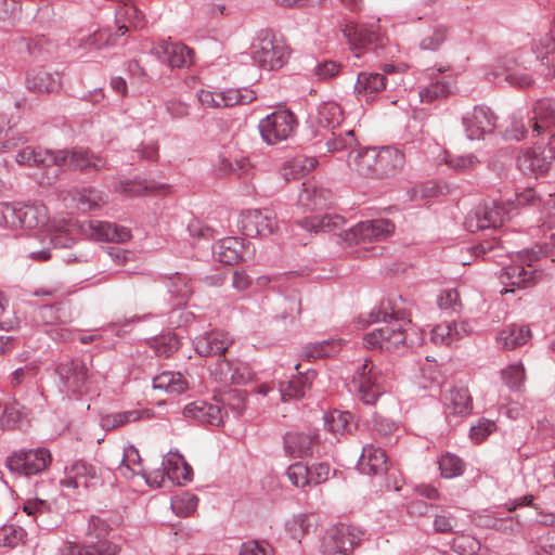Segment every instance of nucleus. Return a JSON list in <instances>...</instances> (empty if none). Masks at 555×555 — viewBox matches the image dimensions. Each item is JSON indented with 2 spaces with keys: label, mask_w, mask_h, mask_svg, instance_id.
<instances>
[{
  "label": "nucleus",
  "mask_w": 555,
  "mask_h": 555,
  "mask_svg": "<svg viewBox=\"0 0 555 555\" xmlns=\"http://www.w3.org/2000/svg\"><path fill=\"white\" fill-rule=\"evenodd\" d=\"M324 425L336 437L350 434L356 427L352 414L338 410L324 415Z\"/></svg>",
  "instance_id": "obj_37"
},
{
  "label": "nucleus",
  "mask_w": 555,
  "mask_h": 555,
  "mask_svg": "<svg viewBox=\"0 0 555 555\" xmlns=\"http://www.w3.org/2000/svg\"><path fill=\"white\" fill-rule=\"evenodd\" d=\"M457 525V518L448 508L440 509L434 515L433 526L436 532L452 533L455 531Z\"/></svg>",
  "instance_id": "obj_60"
},
{
  "label": "nucleus",
  "mask_w": 555,
  "mask_h": 555,
  "mask_svg": "<svg viewBox=\"0 0 555 555\" xmlns=\"http://www.w3.org/2000/svg\"><path fill=\"white\" fill-rule=\"evenodd\" d=\"M542 249L521 251L513 259V264L503 267L500 279L508 286L528 287L539 279V272L533 269V262L539 260Z\"/></svg>",
  "instance_id": "obj_6"
},
{
  "label": "nucleus",
  "mask_w": 555,
  "mask_h": 555,
  "mask_svg": "<svg viewBox=\"0 0 555 555\" xmlns=\"http://www.w3.org/2000/svg\"><path fill=\"white\" fill-rule=\"evenodd\" d=\"M452 82L447 77L437 78L435 81L420 90L422 102L431 103L447 98L452 92Z\"/></svg>",
  "instance_id": "obj_45"
},
{
  "label": "nucleus",
  "mask_w": 555,
  "mask_h": 555,
  "mask_svg": "<svg viewBox=\"0 0 555 555\" xmlns=\"http://www.w3.org/2000/svg\"><path fill=\"white\" fill-rule=\"evenodd\" d=\"M243 253V242L237 237H224L212 245L215 258L225 264L240 261Z\"/></svg>",
  "instance_id": "obj_28"
},
{
  "label": "nucleus",
  "mask_w": 555,
  "mask_h": 555,
  "mask_svg": "<svg viewBox=\"0 0 555 555\" xmlns=\"http://www.w3.org/2000/svg\"><path fill=\"white\" fill-rule=\"evenodd\" d=\"M26 531L17 525H3L0 527V546L14 548L25 542Z\"/></svg>",
  "instance_id": "obj_50"
},
{
  "label": "nucleus",
  "mask_w": 555,
  "mask_h": 555,
  "mask_svg": "<svg viewBox=\"0 0 555 555\" xmlns=\"http://www.w3.org/2000/svg\"><path fill=\"white\" fill-rule=\"evenodd\" d=\"M364 532L350 524H337L328 527L320 539L321 555H352L360 546Z\"/></svg>",
  "instance_id": "obj_4"
},
{
  "label": "nucleus",
  "mask_w": 555,
  "mask_h": 555,
  "mask_svg": "<svg viewBox=\"0 0 555 555\" xmlns=\"http://www.w3.org/2000/svg\"><path fill=\"white\" fill-rule=\"evenodd\" d=\"M376 157V147L352 150L348 155V165L359 175L375 179Z\"/></svg>",
  "instance_id": "obj_24"
},
{
  "label": "nucleus",
  "mask_w": 555,
  "mask_h": 555,
  "mask_svg": "<svg viewBox=\"0 0 555 555\" xmlns=\"http://www.w3.org/2000/svg\"><path fill=\"white\" fill-rule=\"evenodd\" d=\"M530 336V330L527 326L511 325L498 334L496 344L503 350H513L526 344Z\"/></svg>",
  "instance_id": "obj_33"
},
{
  "label": "nucleus",
  "mask_w": 555,
  "mask_h": 555,
  "mask_svg": "<svg viewBox=\"0 0 555 555\" xmlns=\"http://www.w3.org/2000/svg\"><path fill=\"white\" fill-rule=\"evenodd\" d=\"M486 119V109L483 106H476L472 113L463 118V124L467 138L470 140H479L483 138V120Z\"/></svg>",
  "instance_id": "obj_46"
},
{
  "label": "nucleus",
  "mask_w": 555,
  "mask_h": 555,
  "mask_svg": "<svg viewBox=\"0 0 555 555\" xmlns=\"http://www.w3.org/2000/svg\"><path fill=\"white\" fill-rule=\"evenodd\" d=\"M223 380L236 385H244L251 379V373L247 363L242 361L223 360L220 365Z\"/></svg>",
  "instance_id": "obj_44"
},
{
  "label": "nucleus",
  "mask_w": 555,
  "mask_h": 555,
  "mask_svg": "<svg viewBox=\"0 0 555 555\" xmlns=\"http://www.w3.org/2000/svg\"><path fill=\"white\" fill-rule=\"evenodd\" d=\"M51 462V452L46 448L20 449L7 457L5 466L12 473L28 477L44 472Z\"/></svg>",
  "instance_id": "obj_7"
},
{
  "label": "nucleus",
  "mask_w": 555,
  "mask_h": 555,
  "mask_svg": "<svg viewBox=\"0 0 555 555\" xmlns=\"http://www.w3.org/2000/svg\"><path fill=\"white\" fill-rule=\"evenodd\" d=\"M503 383L511 389L521 390L526 382V369L522 362L512 363L501 371Z\"/></svg>",
  "instance_id": "obj_47"
},
{
  "label": "nucleus",
  "mask_w": 555,
  "mask_h": 555,
  "mask_svg": "<svg viewBox=\"0 0 555 555\" xmlns=\"http://www.w3.org/2000/svg\"><path fill=\"white\" fill-rule=\"evenodd\" d=\"M315 372L308 370L305 374L298 373V376L287 382L285 387L280 389L282 401L291 399H300L305 396L307 389L311 387Z\"/></svg>",
  "instance_id": "obj_35"
},
{
  "label": "nucleus",
  "mask_w": 555,
  "mask_h": 555,
  "mask_svg": "<svg viewBox=\"0 0 555 555\" xmlns=\"http://www.w3.org/2000/svg\"><path fill=\"white\" fill-rule=\"evenodd\" d=\"M447 37V27L437 24L433 27L431 34L424 36L421 40L420 47L423 50H437L441 43L446 40Z\"/></svg>",
  "instance_id": "obj_62"
},
{
  "label": "nucleus",
  "mask_w": 555,
  "mask_h": 555,
  "mask_svg": "<svg viewBox=\"0 0 555 555\" xmlns=\"http://www.w3.org/2000/svg\"><path fill=\"white\" fill-rule=\"evenodd\" d=\"M240 228L246 236H269L279 229L276 214L269 209H249L240 216Z\"/></svg>",
  "instance_id": "obj_10"
},
{
  "label": "nucleus",
  "mask_w": 555,
  "mask_h": 555,
  "mask_svg": "<svg viewBox=\"0 0 555 555\" xmlns=\"http://www.w3.org/2000/svg\"><path fill=\"white\" fill-rule=\"evenodd\" d=\"M344 35L353 51L373 44L377 40V34L373 29L360 24H347Z\"/></svg>",
  "instance_id": "obj_36"
},
{
  "label": "nucleus",
  "mask_w": 555,
  "mask_h": 555,
  "mask_svg": "<svg viewBox=\"0 0 555 555\" xmlns=\"http://www.w3.org/2000/svg\"><path fill=\"white\" fill-rule=\"evenodd\" d=\"M67 476L62 480L63 486L78 489L80 487L89 488L96 478V469L92 465L77 461L66 470Z\"/></svg>",
  "instance_id": "obj_26"
},
{
  "label": "nucleus",
  "mask_w": 555,
  "mask_h": 555,
  "mask_svg": "<svg viewBox=\"0 0 555 555\" xmlns=\"http://www.w3.org/2000/svg\"><path fill=\"white\" fill-rule=\"evenodd\" d=\"M247 395L245 391L233 389L222 395L218 403L230 410L235 417L243 414L246 409Z\"/></svg>",
  "instance_id": "obj_52"
},
{
  "label": "nucleus",
  "mask_w": 555,
  "mask_h": 555,
  "mask_svg": "<svg viewBox=\"0 0 555 555\" xmlns=\"http://www.w3.org/2000/svg\"><path fill=\"white\" fill-rule=\"evenodd\" d=\"M371 323L382 324L363 337L364 346L369 349L396 351L404 348L406 340V326L411 320L405 310L397 308L390 301L373 309L364 325Z\"/></svg>",
  "instance_id": "obj_1"
},
{
  "label": "nucleus",
  "mask_w": 555,
  "mask_h": 555,
  "mask_svg": "<svg viewBox=\"0 0 555 555\" xmlns=\"http://www.w3.org/2000/svg\"><path fill=\"white\" fill-rule=\"evenodd\" d=\"M111 530L106 520L92 515L85 532L86 543L66 546L63 550V555H117L119 547L107 540Z\"/></svg>",
  "instance_id": "obj_3"
},
{
  "label": "nucleus",
  "mask_w": 555,
  "mask_h": 555,
  "mask_svg": "<svg viewBox=\"0 0 555 555\" xmlns=\"http://www.w3.org/2000/svg\"><path fill=\"white\" fill-rule=\"evenodd\" d=\"M345 218L336 214H325L304 218L297 224L311 233H330L340 230L345 225Z\"/></svg>",
  "instance_id": "obj_23"
},
{
  "label": "nucleus",
  "mask_w": 555,
  "mask_h": 555,
  "mask_svg": "<svg viewBox=\"0 0 555 555\" xmlns=\"http://www.w3.org/2000/svg\"><path fill=\"white\" fill-rule=\"evenodd\" d=\"M358 469L365 475H378L386 472L387 457L385 451L373 444L364 446L358 462Z\"/></svg>",
  "instance_id": "obj_22"
},
{
  "label": "nucleus",
  "mask_w": 555,
  "mask_h": 555,
  "mask_svg": "<svg viewBox=\"0 0 555 555\" xmlns=\"http://www.w3.org/2000/svg\"><path fill=\"white\" fill-rule=\"evenodd\" d=\"M162 466L168 478L186 482L191 481L193 476L192 467L186 463L184 457L179 453L169 452L163 460Z\"/></svg>",
  "instance_id": "obj_31"
},
{
  "label": "nucleus",
  "mask_w": 555,
  "mask_h": 555,
  "mask_svg": "<svg viewBox=\"0 0 555 555\" xmlns=\"http://www.w3.org/2000/svg\"><path fill=\"white\" fill-rule=\"evenodd\" d=\"M344 120V112L336 102H323L318 106L315 116L312 117V127H315V135L338 130Z\"/></svg>",
  "instance_id": "obj_14"
},
{
  "label": "nucleus",
  "mask_w": 555,
  "mask_h": 555,
  "mask_svg": "<svg viewBox=\"0 0 555 555\" xmlns=\"http://www.w3.org/2000/svg\"><path fill=\"white\" fill-rule=\"evenodd\" d=\"M222 107L248 104L256 99L255 92L248 89H228L221 91Z\"/></svg>",
  "instance_id": "obj_58"
},
{
  "label": "nucleus",
  "mask_w": 555,
  "mask_h": 555,
  "mask_svg": "<svg viewBox=\"0 0 555 555\" xmlns=\"http://www.w3.org/2000/svg\"><path fill=\"white\" fill-rule=\"evenodd\" d=\"M64 390L72 393L82 392L89 380L86 363L79 359L61 362L55 370Z\"/></svg>",
  "instance_id": "obj_13"
},
{
  "label": "nucleus",
  "mask_w": 555,
  "mask_h": 555,
  "mask_svg": "<svg viewBox=\"0 0 555 555\" xmlns=\"http://www.w3.org/2000/svg\"><path fill=\"white\" fill-rule=\"evenodd\" d=\"M282 311L276 314L281 319H295L301 313V297L297 288L286 287L278 298Z\"/></svg>",
  "instance_id": "obj_43"
},
{
  "label": "nucleus",
  "mask_w": 555,
  "mask_h": 555,
  "mask_svg": "<svg viewBox=\"0 0 555 555\" xmlns=\"http://www.w3.org/2000/svg\"><path fill=\"white\" fill-rule=\"evenodd\" d=\"M151 54L162 63L167 64L171 68H182L190 66L194 61V52L183 43H173L162 40L153 43Z\"/></svg>",
  "instance_id": "obj_12"
},
{
  "label": "nucleus",
  "mask_w": 555,
  "mask_h": 555,
  "mask_svg": "<svg viewBox=\"0 0 555 555\" xmlns=\"http://www.w3.org/2000/svg\"><path fill=\"white\" fill-rule=\"evenodd\" d=\"M61 86L59 76H54L44 69H33L26 77V87L29 91L37 93H50L56 91Z\"/></svg>",
  "instance_id": "obj_30"
},
{
  "label": "nucleus",
  "mask_w": 555,
  "mask_h": 555,
  "mask_svg": "<svg viewBox=\"0 0 555 555\" xmlns=\"http://www.w3.org/2000/svg\"><path fill=\"white\" fill-rule=\"evenodd\" d=\"M384 376L379 370L371 361H365L361 371L353 378V383L358 388L360 399L365 404H373L384 392Z\"/></svg>",
  "instance_id": "obj_11"
},
{
  "label": "nucleus",
  "mask_w": 555,
  "mask_h": 555,
  "mask_svg": "<svg viewBox=\"0 0 555 555\" xmlns=\"http://www.w3.org/2000/svg\"><path fill=\"white\" fill-rule=\"evenodd\" d=\"M444 412L449 415L465 416L472 410V397L466 387L453 386L443 396Z\"/></svg>",
  "instance_id": "obj_21"
},
{
  "label": "nucleus",
  "mask_w": 555,
  "mask_h": 555,
  "mask_svg": "<svg viewBox=\"0 0 555 555\" xmlns=\"http://www.w3.org/2000/svg\"><path fill=\"white\" fill-rule=\"evenodd\" d=\"M324 146L330 153L341 152L344 150H354L358 145V141L354 135V131L351 129L346 130H334L327 133H320Z\"/></svg>",
  "instance_id": "obj_29"
},
{
  "label": "nucleus",
  "mask_w": 555,
  "mask_h": 555,
  "mask_svg": "<svg viewBox=\"0 0 555 555\" xmlns=\"http://www.w3.org/2000/svg\"><path fill=\"white\" fill-rule=\"evenodd\" d=\"M16 162L26 166H57L72 170L93 169L98 171L106 166L105 159L82 147L53 152L27 146L16 154Z\"/></svg>",
  "instance_id": "obj_2"
},
{
  "label": "nucleus",
  "mask_w": 555,
  "mask_h": 555,
  "mask_svg": "<svg viewBox=\"0 0 555 555\" xmlns=\"http://www.w3.org/2000/svg\"><path fill=\"white\" fill-rule=\"evenodd\" d=\"M153 387L168 393L179 395L186 390L188 382L181 373L166 371L153 378Z\"/></svg>",
  "instance_id": "obj_41"
},
{
  "label": "nucleus",
  "mask_w": 555,
  "mask_h": 555,
  "mask_svg": "<svg viewBox=\"0 0 555 555\" xmlns=\"http://www.w3.org/2000/svg\"><path fill=\"white\" fill-rule=\"evenodd\" d=\"M386 88L384 75L371 72H361L354 85V92L360 101L372 102L375 95Z\"/></svg>",
  "instance_id": "obj_20"
},
{
  "label": "nucleus",
  "mask_w": 555,
  "mask_h": 555,
  "mask_svg": "<svg viewBox=\"0 0 555 555\" xmlns=\"http://www.w3.org/2000/svg\"><path fill=\"white\" fill-rule=\"evenodd\" d=\"M169 293L180 301L186 300L192 294V286L186 275L175 273L168 279Z\"/></svg>",
  "instance_id": "obj_55"
},
{
  "label": "nucleus",
  "mask_w": 555,
  "mask_h": 555,
  "mask_svg": "<svg viewBox=\"0 0 555 555\" xmlns=\"http://www.w3.org/2000/svg\"><path fill=\"white\" fill-rule=\"evenodd\" d=\"M140 417L141 413L138 410L114 413L103 416L101 418V426L105 430H112L128 423L135 422Z\"/></svg>",
  "instance_id": "obj_54"
},
{
  "label": "nucleus",
  "mask_w": 555,
  "mask_h": 555,
  "mask_svg": "<svg viewBox=\"0 0 555 555\" xmlns=\"http://www.w3.org/2000/svg\"><path fill=\"white\" fill-rule=\"evenodd\" d=\"M74 224L65 219L53 221L48 230L50 244L56 248H69L76 241Z\"/></svg>",
  "instance_id": "obj_34"
},
{
  "label": "nucleus",
  "mask_w": 555,
  "mask_h": 555,
  "mask_svg": "<svg viewBox=\"0 0 555 555\" xmlns=\"http://www.w3.org/2000/svg\"><path fill=\"white\" fill-rule=\"evenodd\" d=\"M20 228L42 229L48 224L49 214L43 204L20 205Z\"/></svg>",
  "instance_id": "obj_32"
},
{
  "label": "nucleus",
  "mask_w": 555,
  "mask_h": 555,
  "mask_svg": "<svg viewBox=\"0 0 555 555\" xmlns=\"http://www.w3.org/2000/svg\"><path fill=\"white\" fill-rule=\"evenodd\" d=\"M251 55L261 68L275 70L286 63L288 51L283 40L268 31H262L253 43Z\"/></svg>",
  "instance_id": "obj_5"
},
{
  "label": "nucleus",
  "mask_w": 555,
  "mask_h": 555,
  "mask_svg": "<svg viewBox=\"0 0 555 555\" xmlns=\"http://www.w3.org/2000/svg\"><path fill=\"white\" fill-rule=\"evenodd\" d=\"M261 138L273 145L291 138L297 128V118L289 111H275L259 122Z\"/></svg>",
  "instance_id": "obj_9"
},
{
  "label": "nucleus",
  "mask_w": 555,
  "mask_h": 555,
  "mask_svg": "<svg viewBox=\"0 0 555 555\" xmlns=\"http://www.w3.org/2000/svg\"><path fill=\"white\" fill-rule=\"evenodd\" d=\"M141 457L139 451L133 446L124 449V455L118 466V472L126 478L140 473Z\"/></svg>",
  "instance_id": "obj_49"
},
{
  "label": "nucleus",
  "mask_w": 555,
  "mask_h": 555,
  "mask_svg": "<svg viewBox=\"0 0 555 555\" xmlns=\"http://www.w3.org/2000/svg\"><path fill=\"white\" fill-rule=\"evenodd\" d=\"M513 209V203L508 199L506 202L493 201L492 208L488 210V229H498L509 219V214Z\"/></svg>",
  "instance_id": "obj_51"
},
{
  "label": "nucleus",
  "mask_w": 555,
  "mask_h": 555,
  "mask_svg": "<svg viewBox=\"0 0 555 555\" xmlns=\"http://www.w3.org/2000/svg\"><path fill=\"white\" fill-rule=\"evenodd\" d=\"M551 163L533 149L524 150L517 157L519 170L533 178L544 176L550 169Z\"/></svg>",
  "instance_id": "obj_25"
},
{
  "label": "nucleus",
  "mask_w": 555,
  "mask_h": 555,
  "mask_svg": "<svg viewBox=\"0 0 555 555\" xmlns=\"http://www.w3.org/2000/svg\"><path fill=\"white\" fill-rule=\"evenodd\" d=\"M437 304L441 310L457 312L461 307L459 292L454 288L442 291L437 298Z\"/></svg>",
  "instance_id": "obj_63"
},
{
  "label": "nucleus",
  "mask_w": 555,
  "mask_h": 555,
  "mask_svg": "<svg viewBox=\"0 0 555 555\" xmlns=\"http://www.w3.org/2000/svg\"><path fill=\"white\" fill-rule=\"evenodd\" d=\"M441 476L444 478H454L461 476L464 472L465 464L457 455L447 453L439 461Z\"/></svg>",
  "instance_id": "obj_59"
},
{
  "label": "nucleus",
  "mask_w": 555,
  "mask_h": 555,
  "mask_svg": "<svg viewBox=\"0 0 555 555\" xmlns=\"http://www.w3.org/2000/svg\"><path fill=\"white\" fill-rule=\"evenodd\" d=\"M395 231V224L388 219L365 220L339 234L338 243L347 246L387 238Z\"/></svg>",
  "instance_id": "obj_8"
},
{
  "label": "nucleus",
  "mask_w": 555,
  "mask_h": 555,
  "mask_svg": "<svg viewBox=\"0 0 555 555\" xmlns=\"http://www.w3.org/2000/svg\"><path fill=\"white\" fill-rule=\"evenodd\" d=\"M337 351V345L334 341L323 340L309 343L302 348V357L307 360L331 357Z\"/></svg>",
  "instance_id": "obj_57"
},
{
  "label": "nucleus",
  "mask_w": 555,
  "mask_h": 555,
  "mask_svg": "<svg viewBox=\"0 0 555 555\" xmlns=\"http://www.w3.org/2000/svg\"><path fill=\"white\" fill-rule=\"evenodd\" d=\"M498 64H493V76L505 74V80L511 85L518 88H528L533 83L532 77L524 70H513L512 65L515 64L513 59H506L504 64L498 61Z\"/></svg>",
  "instance_id": "obj_39"
},
{
  "label": "nucleus",
  "mask_w": 555,
  "mask_h": 555,
  "mask_svg": "<svg viewBox=\"0 0 555 555\" xmlns=\"http://www.w3.org/2000/svg\"><path fill=\"white\" fill-rule=\"evenodd\" d=\"M232 344V337L220 331L205 333L193 341L194 349L201 357L221 356Z\"/></svg>",
  "instance_id": "obj_16"
},
{
  "label": "nucleus",
  "mask_w": 555,
  "mask_h": 555,
  "mask_svg": "<svg viewBox=\"0 0 555 555\" xmlns=\"http://www.w3.org/2000/svg\"><path fill=\"white\" fill-rule=\"evenodd\" d=\"M72 197L77 208L81 211L98 209L107 202L106 196L102 192L92 188L74 190Z\"/></svg>",
  "instance_id": "obj_38"
},
{
  "label": "nucleus",
  "mask_w": 555,
  "mask_h": 555,
  "mask_svg": "<svg viewBox=\"0 0 555 555\" xmlns=\"http://www.w3.org/2000/svg\"><path fill=\"white\" fill-rule=\"evenodd\" d=\"M375 179H384L396 176L404 165V155L392 146L376 147Z\"/></svg>",
  "instance_id": "obj_18"
},
{
  "label": "nucleus",
  "mask_w": 555,
  "mask_h": 555,
  "mask_svg": "<svg viewBox=\"0 0 555 555\" xmlns=\"http://www.w3.org/2000/svg\"><path fill=\"white\" fill-rule=\"evenodd\" d=\"M82 228L85 232H88L91 237L98 241L121 243L131 237V232L128 228L106 221L89 220Z\"/></svg>",
  "instance_id": "obj_17"
},
{
  "label": "nucleus",
  "mask_w": 555,
  "mask_h": 555,
  "mask_svg": "<svg viewBox=\"0 0 555 555\" xmlns=\"http://www.w3.org/2000/svg\"><path fill=\"white\" fill-rule=\"evenodd\" d=\"M398 430V425L391 420L382 415H374L371 421V433L373 438L387 440Z\"/></svg>",
  "instance_id": "obj_56"
},
{
  "label": "nucleus",
  "mask_w": 555,
  "mask_h": 555,
  "mask_svg": "<svg viewBox=\"0 0 555 555\" xmlns=\"http://www.w3.org/2000/svg\"><path fill=\"white\" fill-rule=\"evenodd\" d=\"M531 120H533V130L538 133L551 125L555 126V99L537 101L533 106V118Z\"/></svg>",
  "instance_id": "obj_40"
},
{
  "label": "nucleus",
  "mask_w": 555,
  "mask_h": 555,
  "mask_svg": "<svg viewBox=\"0 0 555 555\" xmlns=\"http://www.w3.org/2000/svg\"><path fill=\"white\" fill-rule=\"evenodd\" d=\"M317 166L314 157L298 155L286 162L282 168V176L286 181L299 179L308 175Z\"/></svg>",
  "instance_id": "obj_42"
},
{
  "label": "nucleus",
  "mask_w": 555,
  "mask_h": 555,
  "mask_svg": "<svg viewBox=\"0 0 555 555\" xmlns=\"http://www.w3.org/2000/svg\"><path fill=\"white\" fill-rule=\"evenodd\" d=\"M186 418L196 420L203 424L219 426L223 423L227 411L219 403H209L203 400L186 404L183 409Z\"/></svg>",
  "instance_id": "obj_15"
},
{
  "label": "nucleus",
  "mask_w": 555,
  "mask_h": 555,
  "mask_svg": "<svg viewBox=\"0 0 555 555\" xmlns=\"http://www.w3.org/2000/svg\"><path fill=\"white\" fill-rule=\"evenodd\" d=\"M333 194L331 191L304 184L298 195V205L306 210L322 209L332 204Z\"/></svg>",
  "instance_id": "obj_27"
},
{
  "label": "nucleus",
  "mask_w": 555,
  "mask_h": 555,
  "mask_svg": "<svg viewBox=\"0 0 555 555\" xmlns=\"http://www.w3.org/2000/svg\"><path fill=\"white\" fill-rule=\"evenodd\" d=\"M285 452L293 457H302L312 454V448L318 441V435L313 430L306 433L289 431L284 436Z\"/></svg>",
  "instance_id": "obj_19"
},
{
  "label": "nucleus",
  "mask_w": 555,
  "mask_h": 555,
  "mask_svg": "<svg viewBox=\"0 0 555 555\" xmlns=\"http://www.w3.org/2000/svg\"><path fill=\"white\" fill-rule=\"evenodd\" d=\"M198 498L190 492H183L171 499V508L173 513L180 517L191 515L197 506Z\"/></svg>",
  "instance_id": "obj_53"
},
{
  "label": "nucleus",
  "mask_w": 555,
  "mask_h": 555,
  "mask_svg": "<svg viewBox=\"0 0 555 555\" xmlns=\"http://www.w3.org/2000/svg\"><path fill=\"white\" fill-rule=\"evenodd\" d=\"M312 524L307 514H297L289 518L285 524V530L288 535L300 543L301 539L309 532Z\"/></svg>",
  "instance_id": "obj_48"
},
{
  "label": "nucleus",
  "mask_w": 555,
  "mask_h": 555,
  "mask_svg": "<svg viewBox=\"0 0 555 555\" xmlns=\"http://www.w3.org/2000/svg\"><path fill=\"white\" fill-rule=\"evenodd\" d=\"M238 555H273V548L264 541H248L242 545Z\"/></svg>",
  "instance_id": "obj_64"
},
{
  "label": "nucleus",
  "mask_w": 555,
  "mask_h": 555,
  "mask_svg": "<svg viewBox=\"0 0 555 555\" xmlns=\"http://www.w3.org/2000/svg\"><path fill=\"white\" fill-rule=\"evenodd\" d=\"M0 225L17 229L21 225L20 205L0 204Z\"/></svg>",
  "instance_id": "obj_61"
}]
</instances>
